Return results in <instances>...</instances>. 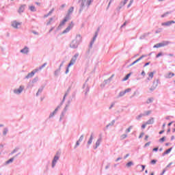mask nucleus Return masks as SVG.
<instances>
[{
  "label": "nucleus",
  "mask_w": 175,
  "mask_h": 175,
  "mask_svg": "<svg viewBox=\"0 0 175 175\" xmlns=\"http://www.w3.org/2000/svg\"><path fill=\"white\" fill-rule=\"evenodd\" d=\"M124 95H125V92H124V91L121 92L119 94V96H124Z\"/></svg>",
  "instance_id": "obj_38"
},
{
  "label": "nucleus",
  "mask_w": 175,
  "mask_h": 175,
  "mask_svg": "<svg viewBox=\"0 0 175 175\" xmlns=\"http://www.w3.org/2000/svg\"><path fill=\"white\" fill-rule=\"evenodd\" d=\"M133 3V0H131L129 4L128 5V8H131V5Z\"/></svg>",
  "instance_id": "obj_41"
},
{
  "label": "nucleus",
  "mask_w": 175,
  "mask_h": 175,
  "mask_svg": "<svg viewBox=\"0 0 175 175\" xmlns=\"http://www.w3.org/2000/svg\"><path fill=\"white\" fill-rule=\"evenodd\" d=\"M143 58H144V55L141 56L139 58H138L137 60L134 61L131 64V66L135 65V64H137V62H139V61H142V59H143Z\"/></svg>",
  "instance_id": "obj_13"
},
{
  "label": "nucleus",
  "mask_w": 175,
  "mask_h": 175,
  "mask_svg": "<svg viewBox=\"0 0 175 175\" xmlns=\"http://www.w3.org/2000/svg\"><path fill=\"white\" fill-rule=\"evenodd\" d=\"M29 10H31V12H36V8H35V6L33 5L30 6Z\"/></svg>",
  "instance_id": "obj_26"
},
{
  "label": "nucleus",
  "mask_w": 175,
  "mask_h": 175,
  "mask_svg": "<svg viewBox=\"0 0 175 175\" xmlns=\"http://www.w3.org/2000/svg\"><path fill=\"white\" fill-rule=\"evenodd\" d=\"M53 12H54V8H53L48 14L44 15V17H49V16H50V14H51L53 13Z\"/></svg>",
  "instance_id": "obj_32"
},
{
  "label": "nucleus",
  "mask_w": 175,
  "mask_h": 175,
  "mask_svg": "<svg viewBox=\"0 0 175 175\" xmlns=\"http://www.w3.org/2000/svg\"><path fill=\"white\" fill-rule=\"evenodd\" d=\"M145 140L147 142V140H148V135H146L145 136Z\"/></svg>",
  "instance_id": "obj_52"
},
{
  "label": "nucleus",
  "mask_w": 175,
  "mask_h": 175,
  "mask_svg": "<svg viewBox=\"0 0 175 175\" xmlns=\"http://www.w3.org/2000/svg\"><path fill=\"white\" fill-rule=\"evenodd\" d=\"M93 1L94 0H79L80 12H81V10H88Z\"/></svg>",
  "instance_id": "obj_1"
},
{
  "label": "nucleus",
  "mask_w": 175,
  "mask_h": 175,
  "mask_svg": "<svg viewBox=\"0 0 175 175\" xmlns=\"http://www.w3.org/2000/svg\"><path fill=\"white\" fill-rule=\"evenodd\" d=\"M20 25H21V23L17 22V21H13L12 23V27H13V28H18V27H20Z\"/></svg>",
  "instance_id": "obj_10"
},
{
  "label": "nucleus",
  "mask_w": 175,
  "mask_h": 175,
  "mask_svg": "<svg viewBox=\"0 0 175 175\" xmlns=\"http://www.w3.org/2000/svg\"><path fill=\"white\" fill-rule=\"evenodd\" d=\"M147 125H148V124H147V123L142 124V129H144L146 128V126H147Z\"/></svg>",
  "instance_id": "obj_39"
},
{
  "label": "nucleus",
  "mask_w": 175,
  "mask_h": 175,
  "mask_svg": "<svg viewBox=\"0 0 175 175\" xmlns=\"http://www.w3.org/2000/svg\"><path fill=\"white\" fill-rule=\"evenodd\" d=\"M161 55H162V53H160L157 54L156 57H157V58H159V57H161Z\"/></svg>",
  "instance_id": "obj_49"
},
{
  "label": "nucleus",
  "mask_w": 175,
  "mask_h": 175,
  "mask_svg": "<svg viewBox=\"0 0 175 175\" xmlns=\"http://www.w3.org/2000/svg\"><path fill=\"white\" fill-rule=\"evenodd\" d=\"M93 139H94V137H92V135H91L89 141L88 142V144H91L92 143Z\"/></svg>",
  "instance_id": "obj_31"
},
{
  "label": "nucleus",
  "mask_w": 175,
  "mask_h": 175,
  "mask_svg": "<svg viewBox=\"0 0 175 175\" xmlns=\"http://www.w3.org/2000/svg\"><path fill=\"white\" fill-rule=\"evenodd\" d=\"M24 90V87L20 86L18 89H16L14 90V94H19L23 92V90Z\"/></svg>",
  "instance_id": "obj_7"
},
{
  "label": "nucleus",
  "mask_w": 175,
  "mask_h": 175,
  "mask_svg": "<svg viewBox=\"0 0 175 175\" xmlns=\"http://www.w3.org/2000/svg\"><path fill=\"white\" fill-rule=\"evenodd\" d=\"M131 75H132V72L129 73L126 75V77L123 79V81H126L129 77H131Z\"/></svg>",
  "instance_id": "obj_20"
},
{
  "label": "nucleus",
  "mask_w": 175,
  "mask_h": 175,
  "mask_svg": "<svg viewBox=\"0 0 175 175\" xmlns=\"http://www.w3.org/2000/svg\"><path fill=\"white\" fill-rule=\"evenodd\" d=\"M58 111V109H55V111L49 116L50 118L53 117L54 114H55Z\"/></svg>",
  "instance_id": "obj_29"
},
{
  "label": "nucleus",
  "mask_w": 175,
  "mask_h": 175,
  "mask_svg": "<svg viewBox=\"0 0 175 175\" xmlns=\"http://www.w3.org/2000/svg\"><path fill=\"white\" fill-rule=\"evenodd\" d=\"M96 39V36L93 38V42Z\"/></svg>",
  "instance_id": "obj_62"
},
{
  "label": "nucleus",
  "mask_w": 175,
  "mask_h": 175,
  "mask_svg": "<svg viewBox=\"0 0 175 175\" xmlns=\"http://www.w3.org/2000/svg\"><path fill=\"white\" fill-rule=\"evenodd\" d=\"M133 128V126H130L126 130V132L127 133H129V132H131V131H132Z\"/></svg>",
  "instance_id": "obj_28"
},
{
  "label": "nucleus",
  "mask_w": 175,
  "mask_h": 175,
  "mask_svg": "<svg viewBox=\"0 0 175 175\" xmlns=\"http://www.w3.org/2000/svg\"><path fill=\"white\" fill-rule=\"evenodd\" d=\"M141 75H142V76H146V72H144V70H143V71L142 72Z\"/></svg>",
  "instance_id": "obj_47"
},
{
  "label": "nucleus",
  "mask_w": 175,
  "mask_h": 175,
  "mask_svg": "<svg viewBox=\"0 0 175 175\" xmlns=\"http://www.w3.org/2000/svg\"><path fill=\"white\" fill-rule=\"evenodd\" d=\"M128 137V135L126 134H123L120 136V140H124V139H126Z\"/></svg>",
  "instance_id": "obj_24"
},
{
  "label": "nucleus",
  "mask_w": 175,
  "mask_h": 175,
  "mask_svg": "<svg viewBox=\"0 0 175 175\" xmlns=\"http://www.w3.org/2000/svg\"><path fill=\"white\" fill-rule=\"evenodd\" d=\"M79 144H80V142L77 141V144H76V146H79Z\"/></svg>",
  "instance_id": "obj_55"
},
{
  "label": "nucleus",
  "mask_w": 175,
  "mask_h": 175,
  "mask_svg": "<svg viewBox=\"0 0 175 175\" xmlns=\"http://www.w3.org/2000/svg\"><path fill=\"white\" fill-rule=\"evenodd\" d=\"M74 40H75V42L77 43V46H79L80 43H81V41L83 40V38L80 34H79V35H77Z\"/></svg>",
  "instance_id": "obj_5"
},
{
  "label": "nucleus",
  "mask_w": 175,
  "mask_h": 175,
  "mask_svg": "<svg viewBox=\"0 0 175 175\" xmlns=\"http://www.w3.org/2000/svg\"><path fill=\"white\" fill-rule=\"evenodd\" d=\"M127 3H128V0H124L121 3V6H125V5H126Z\"/></svg>",
  "instance_id": "obj_33"
},
{
  "label": "nucleus",
  "mask_w": 175,
  "mask_h": 175,
  "mask_svg": "<svg viewBox=\"0 0 175 175\" xmlns=\"http://www.w3.org/2000/svg\"><path fill=\"white\" fill-rule=\"evenodd\" d=\"M65 6H66L65 4L62 5H61L62 9H64V8H65Z\"/></svg>",
  "instance_id": "obj_54"
},
{
  "label": "nucleus",
  "mask_w": 175,
  "mask_h": 175,
  "mask_svg": "<svg viewBox=\"0 0 175 175\" xmlns=\"http://www.w3.org/2000/svg\"><path fill=\"white\" fill-rule=\"evenodd\" d=\"M24 10H25V5H21L18 9V14H21V13H23Z\"/></svg>",
  "instance_id": "obj_15"
},
{
  "label": "nucleus",
  "mask_w": 175,
  "mask_h": 175,
  "mask_svg": "<svg viewBox=\"0 0 175 175\" xmlns=\"http://www.w3.org/2000/svg\"><path fill=\"white\" fill-rule=\"evenodd\" d=\"M149 78H148V80H152V78L154 77V72H150L148 74Z\"/></svg>",
  "instance_id": "obj_21"
},
{
  "label": "nucleus",
  "mask_w": 175,
  "mask_h": 175,
  "mask_svg": "<svg viewBox=\"0 0 175 175\" xmlns=\"http://www.w3.org/2000/svg\"><path fill=\"white\" fill-rule=\"evenodd\" d=\"M148 65H150V62L146 63V64L144 65V66H148Z\"/></svg>",
  "instance_id": "obj_60"
},
{
  "label": "nucleus",
  "mask_w": 175,
  "mask_h": 175,
  "mask_svg": "<svg viewBox=\"0 0 175 175\" xmlns=\"http://www.w3.org/2000/svg\"><path fill=\"white\" fill-rule=\"evenodd\" d=\"M151 113V111H147L144 113V116H148V114Z\"/></svg>",
  "instance_id": "obj_37"
},
{
  "label": "nucleus",
  "mask_w": 175,
  "mask_h": 175,
  "mask_svg": "<svg viewBox=\"0 0 175 175\" xmlns=\"http://www.w3.org/2000/svg\"><path fill=\"white\" fill-rule=\"evenodd\" d=\"M150 162L152 165H155V163H157V160H152Z\"/></svg>",
  "instance_id": "obj_40"
},
{
  "label": "nucleus",
  "mask_w": 175,
  "mask_h": 175,
  "mask_svg": "<svg viewBox=\"0 0 175 175\" xmlns=\"http://www.w3.org/2000/svg\"><path fill=\"white\" fill-rule=\"evenodd\" d=\"M58 159H59V157H58L57 155L55 156L53 161H52V167H54V166H55V164L57 163V161H58Z\"/></svg>",
  "instance_id": "obj_11"
},
{
  "label": "nucleus",
  "mask_w": 175,
  "mask_h": 175,
  "mask_svg": "<svg viewBox=\"0 0 175 175\" xmlns=\"http://www.w3.org/2000/svg\"><path fill=\"white\" fill-rule=\"evenodd\" d=\"M166 172V170H163L162 173L160 175H163Z\"/></svg>",
  "instance_id": "obj_48"
},
{
  "label": "nucleus",
  "mask_w": 175,
  "mask_h": 175,
  "mask_svg": "<svg viewBox=\"0 0 175 175\" xmlns=\"http://www.w3.org/2000/svg\"><path fill=\"white\" fill-rule=\"evenodd\" d=\"M28 47L25 46L23 49L21 50V53L23 54H28Z\"/></svg>",
  "instance_id": "obj_16"
},
{
  "label": "nucleus",
  "mask_w": 175,
  "mask_h": 175,
  "mask_svg": "<svg viewBox=\"0 0 175 175\" xmlns=\"http://www.w3.org/2000/svg\"><path fill=\"white\" fill-rule=\"evenodd\" d=\"M163 132H165V131H163V130L161 131H160V132H159V135H162V133H163Z\"/></svg>",
  "instance_id": "obj_57"
},
{
  "label": "nucleus",
  "mask_w": 175,
  "mask_h": 175,
  "mask_svg": "<svg viewBox=\"0 0 175 175\" xmlns=\"http://www.w3.org/2000/svg\"><path fill=\"white\" fill-rule=\"evenodd\" d=\"M152 102H154V98H148V100H146V103H152Z\"/></svg>",
  "instance_id": "obj_22"
},
{
  "label": "nucleus",
  "mask_w": 175,
  "mask_h": 175,
  "mask_svg": "<svg viewBox=\"0 0 175 175\" xmlns=\"http://www.w3.org/2000/svg\"><path fill=\"white\" fill-rule=\"evenodd\" d=\"M172 24H175V21H170L168 22H165L161 24V25H163V27H169V25H172Z\"/></svg>",
  "instance_id": "obj_8"
},
{
  "label": "nucleus",
  "mask_w": 175,
  "mask_h": 175,
  "mask_svg": "<svg viewBox=\"0 0 175 175\" xmlns=\"http://www.w3.org/2000/svg\"><path fill=\"white\" fill-rule=\"evenodd\" d=\"M69 73V66H68V68H66V74H68Z\"/></svg>",
  "instance_id": "obj_45"
},
{
  "label": "nucleus",
  "mask_w": 175,
  "mask_h": 175,
  "mask_svg": "<svg viewBox=\"0 0 175 175\" xmlns=\"http://www.w3.org/2000/svg\"><path fill=\"white\" fill-rule=\"evenodd\" d=\"M160 142H165V137H163L162 138L160 139Z\"/></svg>",
  "instance_id": "obj_46"
},
{
  "label": "nucleus",
  "mask_w": 175,
  "mask_h": 175,
  "mask_svg": "<svg viewBox=\"0 0 175 175\" xmlns=\"http://www.w3.org/2000/svg\"><path fill=\"white\" fill-rule=\"evenodd\" d=\"M172 148H170L169 149H167V150H165L163 153L164 155H166L167 154H170V151H172Z\"/></svg>",
  "instance_id": "obj_23"
},
{
  "label": "nucleus",
  "mask_w": 175,
  "mask_h": 175,
  "mask_svg": "<svg viewBox=\"0 0 175 175\" xmlns=\"http://www.w3.org/2000/svg\"><path fill=\"white\" fill-rule=\"evenodd\" d=\"M131 91H132V89L131 88H128V89L124 90V94H126L128 92H131Z\"/></svg>",
  "instance_id": "obj_36"
},
{
  "label": "nucleus",
  "mask_w": 175,
  "mask_h": 175,
  "mask_svg": "<svg viewBox=\"0 0 175 175\" xmlns=\"http://www.w3.org/2000/svg\"><path fill=\"white\" fill-rule=\"evenodd\" d=\"M45 66H46V64H44L41 66L40 69H42V68H44Z\"/></svg>",
  "instance_id": "obj_59"
},
{
  "label": "nucleus",
  "mask_w": 175,
  "mask_h": 175,
  "mask_svg": "<svg viewBox=\"0 0 175 175\" xmlns=\"http://www.w3.org/2000/svg\"><path fill=\"white\" fill-rule=\"evenodd\" d=\"M143 136H144V133H142L139 136V139H142V137H143Z\"/></svg>",
  "instance_id": "obj_42"
},
{
  "label": "nucleus",
  "mask_w": 175,
  "mask_h": 175,
  "mask_svg": "<svg viewBox=\"0 0 175 175\" xmlns=\"http://www.w3.org/2000/svg\"><path fill=\"white\" fill-rule=\"evenodd\" d=\"M142 172H144V170L146 169V165H142Z\"/></svg>",
  "instance_id": "obj_50"
},
{
  "label": "nucleus",
  "mask_w": 175,
  "mask_h": 175,
  "mask_svg": "<svg viewBox=\"0 0 175 175\" xmlns=\"http://www.w3.org/2000/svg\"><path fill=\"white\" fill-rule=\"evenodd\" d=\"M83 139H84V137L82 135V136L80 137L78 142H83Z\"/></svg>",
  "instance_id": "obj_43"
},
{
  "label": "nucleus",
  "mask_w": 175,
  "mask_h": 175,
  "mask_svg": "<svg viewBox=\"0 0 175 175\" xmlns=\"http://www.w3.org/2000/svg\"><path fill=\"white\" fill-rule=\"evenodd\" d=\"M158 84H159V79H154L152 88H150V91H154L158 87Z\"/></svg>",
  "instance_id": "obj_3"
},
{
  "label": "nucleus",
  "mask_w": 175,
  "mask_h": 175,
  "mask_svg": "<svg viewBox=\"0 0 175 175\" xmlns=\"http://www.w3.org/2000/svg\"><path fill=\"white\" fill-rule=\"evenodd\" d=\"M150 144H151L150 142H147V143L144 145V147H148V146H150Z\"/></svg>",
  "instance_id": "obj_44"
},
{
  "label": "nucleus",
  "mask_w": 175,
  "mask_h": 175,
  "mask_svg": "<svg viewBox=\"0 0 175 175\" xmlns=\"http://www.w3.org/2000/svg\"><path fill=\"white\" fill-rule=\"evenodd\" d=\"M132 165H133V162L130 161L126 164L127 167H131V166H132Z\"/></svg>",
  "instance_id": "obj_35"
},
{
  "label": "nucleus",
  "mask_w": 175,
  "mask_h": 175,
  "mask_svg": "<svg viewBox=\"0 0 175 175\" xmlns=\"http://www.w3.org/2000/svg\"><path fill=\"white\" fill-rule=\"evenodd\" d=\"M142 117H144V113H141L138 116H137V120H140Z\"/></svg>",
  "instance_id": "obj_34"
},
{
  "label": "nucleus",
  "mask_w": 175,
  "mask_h": 175,
  "mask_svg": "<svg viewBox=\"0 0 175 175\" xmlns=\"http://www.w3.org/2000/svg\"><path fill=\"white\" fill-rule=\"evenodd\" d=\"M158 148H153V151H158Z\"/></svg>",
  "instance_id": "obj_53"
},
{
  "label": "nucleus",
  "mask_w": 175,
  "mask_h": 175,
  "mask_svg": "<svg viewBox=\"0 0 175 175\" xmlns=\"http://www.w3.org/2000/svg\"><path fill=\"white\" fill-rule=\"evenodd\" d=\"M167 44H169V42L164 41L163 42L157 44L153 47H154V49H159V47H165V46H167Z\"/></svg>",
  "instance_id": "obj_2"
},
{
  "label": "nucleus",
  "mask_w": 175,
  "mask_h": 175,
  "mask_svg": "<svg viewBox=\"0 0 175 175\" xmlns=\"http://www.w3.org/2000/svg\"><path fill=\"white\" fill-rule=\"evenodd\" d=\"M58 73H59V70L55 71V75H58Z\"/></svg>",
  "instance_id": "obj_56"
},
{
  "label": "nucleus",
  "mask_w": 175,
  "mask_h": 175,
  "mask_svg": "<svg viewBox=\"0 0 175 175\" xmlns=\"http://www.w3.org/2000/svg\"><path fill=\"white\" fill-rule=\"evenodd\" d=\"M69 20L68 17L64 18V19L60 23V25H65V23H66Z\"/></svg>",
  "instance_id": "obj_19"
},
{
  "label": "nucleus",
  "mask_w": 175,
  "mask_h": 175,
  "mask_svg": "<svg viewBox=\"0 0 175 175\" xmlns=\"http://www.w3.org/2000/svg\"><path fill=\"white\" fill-rule=\"evenodd\" d=\"M126 25V22H124L122 27H125Z\"/></svg>",
  "instance_id": "obj_58"
},
{
  "label": "nucleus",
  "mask_w": 175,
  "mask_h": 175,
  "mask_svg": "<svg viewBox=\"0 0 175 175\" xmlns=\"http://www.w3.org/2000/svg\"><path fill=\"white\" fill-rule=\"evenodd\" d=\"M8 133V130L5 129L3 131V135H6Z\"/></svg>",
  "instance_id": "obj_51"
},
{
  "label": "nucleus",
  "mask_w": 175,
  "mask_h": 175,
  "mask_svg": "<svg viewBox=\"0 0 175 175\" xmlns=\"http://www.w3.org/2000/svg\"><path fill=\"white\" fill-rule=\"evenodd\" d=\"M111 1H113V0H110V1L109 3V6H110V3H111Z\"/></svg>",
  "instance_id": "obj_64"
},
{
  "label": "nucleus",
  "mask_w": 175,
  "mask_h": 175,
  "mask_svg": "<svg viewBox=\"0 0 175 175\" xmlns=\"http://www.w3.org/2000/svg\"><path fill=\"white\" fill-rule=\"evenodd\" d=\"M146 124H148V125L150 124H154V119L152 118V119L148 120L146 122Z\"/></svg>",
  "instance_id": "obj_27"
},
{
  "label": "nucleus",
  "mask_w": 175,
  "mask_h": 175,
  "mask_svg": "<svg viewBox=\"0 0 175 175\" xmlns=\"http://www.w3.org/2000/svg\"><path fill=\"white\" fill-rule=\"evenodd\" d=\"M13 161H14V158L10 159L8 161H7L5 162V163H6L7 165H9V163H12V162H13Z\"/></svg>",
  "instance_id": "obj_25"
},
{
  "label": "nucleus",
  "mask_w": 175,
  "mask_h": 175,
  "mask_svg": "<svg viewBox=\"0 0 175 175\" xmlns=\"http://www.w3.org/2000/svg\"><path fill=\"white\" fill-rule=\"evenodd\" d=\"M70 46L71 49H77L78 47L77 42H76V40H72L71 43L70 44Z\"/></svg>",
  "instance_id": "obj_9"
},
{
  "label": "nucleus",
  "mask_w": 175,
  "mask_h": 175,
  "mask_svg": "<svg viewBox=\"0 0 175 175\" xmlns=\"http://www.w3.org/2000/svg\"><path fill=\"white\" fill-rule=\"evenodd\" d=\"M75 24L73 23V22H71L68 27L63 31V33H68V32H69V31H70V29H72V28H73Z\"/></svg>",
  "instance_id": "obj_6"
},
{
  "label": "nucleus",
  "mask_w": 175,
  "mask_h": 175,
  "mask_svg": "<svg viewBox=\"0 0 175 175\" xmlns=\"http://www.w3.org/2000/svg\"><path fill=\"white\" fill-rule=\"evenodd\" d=\"M172 122H170V123L168 124V126H170V125H172Z\"/></svg>",
  "instance_id": "obj_63"
},
{
  "label": "nucleus",
  "mask_w": 175,
  "mask_h": 175,
  "mask_svg": "<svg viewBox=\"0 0 175 175\" xmlns=\"http://www.w3.org/2000/svg\"><path fill=\"white\" fill-rule=\"evenodd\" d=\"M174 76V73L168 72L165 75V79H172Z\"/></svg>",
  "instance_id": "obj_12"
},
{
  "label": "nucleus",
  "mask_w": 175,
  "mask_h": 175,
  "mask_svg": "<svg viewBox=\"0 0 175 175\" xmlns=\"http://www.w3.org/2000/svg\"><path fill=\"white\" fill-rule=\"evenodd\" d=\"M100 144V139H98L96 142V148H98V147H99V145Z\"/></svg>",
  "instance_id": "obj_30"
},
{
  "label": "nucleus",
  "mask_w": 175,
  "mask_h": 175,
  "mask_svg": "<svg viewBox=\"0 0 175 175\" xmlns=\"http://www.w3.org/2000/svg\"><path fill=\"white\" fill-rule=\"evenodd\" d=\"M171 140H174V135H172V136Z\"/></svg>",
  "instance_id": "obj_61"
},
{
  "label": "nucleus",
  "mask_w": 175,
  "mask_h": 175,
  "mask_svg": "<svg viewBox=\"0 0 175 175\" xmlns=\"http://www.w3.org/2000/svg\"><path fill=\"white\" fill-rule=\"evenodd\" d=\"M35 72L32 71L31 72L29 73L27 76L26 77V79H29L31 77H33L34 76Z\"/></svg>",
  "instance_id": "obj_18"
},
{
  "label": "nucleus",
  "mask_w": 175,
  "mask_h": 175,
  "mask_svg": "<svg viewBox=\"0 0 175 175\" xmlns=\"http://www.w3.org/2000/svg\"><path fill=\"white\" fill-rule=\"evenodd\" d=\"M73 10H75V8L74 7H70L68 9V15L70 16V14H72V13H73Z\"/></svg>",
  "instance_id": "obj_17"
},
{
  "label": "nucleus",
  "mask_w": 175,
  "mask_h": 175,
  "mask_svg": "<svg viewBox=\"0 0 175 175\" xmlns=\"http://www.w3.org/2000/svg\"><path fill=\"white\" fill-rule=\"evenodd\" d=\"M77 57H79L78 54L74 55V57L71 59V60L68 64V68H70V66H72V65H75V62H76V59H77Z\"/></svg>",
  "instance_id": "obj_4"
},
{
  "label": "nucleus",
  "mask_w": 175,
  "mask_h": 175,
  "mask_svg": "<svg viewBox=\"0 0 175 175\" xmlns=\"http://www.w3.org/2000/svg\"><path fill=\"white\" fill-rule=\"evenodd\" d=\"M143 58H144V55L141 56L139 58H138L137 60L134 61L131 64V66L135 65V64H137V62H139V61H142V59H143Z\"/></svg>",
  "instance_id": "obj_14"
}]
</instances>
